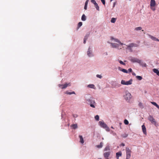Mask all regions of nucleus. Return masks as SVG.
Segmentation results:
<instances>
[{"label": "nucleus", "mask_w": 159, "mask_h": 159, "mask_svg": "<svg viewBox=\"0 0 159 159\" xmlns=\"http://www.w3.org/2000/svg\"><path fill=\"white\" fill-rule=\"evenodd\" d=\"M126 46V48H127L128 49L130 50L131 49V48L133 47H138L139 46V45L136 43H131L129 44V45H125Z\"/></svg>", "instance_id": "f257e3e1"}, {"label": "nucleus", "mask_w": 159, "mask_h": 159, "mask_svg": "<svg viewBox=\"0 0 159 159\" xmlns=\"http://www.w3.org/2000/svg\"><path fill=\"white\" fill-rule=\"evenodd\" d=\"M156 3L155 0H151L150 2L151 9L153 11H155L156 10L155 6Z\"/></svg>", "instance_id": "f03ea898"}, {"label": "nucleus", "mask_w": 159, "mask_h": 159, "mask_svg": "<svg viewBox=\"0 0 159 159\" xmlns=\"http://www.w3.org/2000/svg\"><path fill=\"white\" fill-rule=\"evenodd\" d=\"M125 151L126 154V159H129L131 157V151L128 148H126Z\"/></svg>", "instance_id": "7ed1b4c3"}, {"label": "nucleus", "mask_w": 159, "mask_h": 159, "mask_svg": "<svg viewBox=\"0 0 159 159\" xmlns=\"http://www.w3.org/2000/svg\"><path fill=\"white\" fill-rule=\"evenodd\" d=\"M129 60L133 63L137 62L139 64L141 62V60L138 59L137 58L130 57Z\"/></svg>", "instance_id": "20e7f679"}, {"label": "nucleus", "mask_w": 159, "mask_h": 159, "mask_svg": "<svg viewBox=\"0 0 159 159\" xmlns=\"http://www.w3.org/2000/svg\"><path fill=\"white\" fill-rule=\"evenodd\" d=\"M133 80L132 79H130L129 81L126 82L124 80L121 81V83L123 85H130L132 84Z\"/></svg>", "instance_id": "39448f33"}, {"label": "nucleus", "mask_w": 159, "mask_h": 159, "mask_svg": "<svg viewBox=\"0 0 159 159\" xmlns=\"http://www.w3.org/2000/svg\"><path fill=\"white\" fill-rule=\"evenodd\" d=\"M111 44L113 48H117L119 49L122 48V45H121L120 44H119L116 43H111Z\"/></svg>", "instance_id": "423d86ee"}, {"label": "nucleus", "mask_w": 159, "mask_h": 159, "mask_svg": "<svg viewBox=\"0 0 159 159\" xmlns=\"http://www.w3.org/2000/svg\"><path fill=\"white\" fill-rule=\"evenodd\" d=\"M148 119L151 122L152 124H154L156 126V121L152 116L150 115L148 118Z\"/></svg>", "instance_id": "0eeeda50"}, {"label": "nucleus", "mask_w": 159, "mask_h": 159, "mask_svg": "<svg viewBox=\"0 0 159 159\" xmlns=\"http://www.w3.org/2000/svg\"><path fill=\"white\" fill-rule=\"evenodd\" d=\"M131 94L129 92H127L125 95V98L127 100H129L131 98Z\"/></svg>", "instance_id": "6e6552de"}, {"label": "nucleus", "mask_w": 159, "mask_h": 159, "mask_svg": "<svg viewBox=\"0 0 159 159\" xmlns=\"http://www.w3.org/2000/svg\"><path fill=\"white\" fill-rule=\"evenodd\" d=\"M70 83L66 84H59V86L62 89H65L68 86H70Z\"/></svg>", "instance_id": "1a4fd4ad"}, {"label": "nucleus", "mask_w": 159, "mask_h": 159, "mask_svg": "<svg viewBox=\"0 0 159 159\" xmlns=\"http://www.w3.org/2000/svg\"><path fill=\"white\" fill-rule=\"evenodd\" d=\"M99 123L100 125V126L104 128L107 126V125L103 121H99Z\"/></svg>", "instance_id": "9d476101"}, {"label": "nucleus", "mask_w": 159, "mask_h": 159, "mask_svg": "<svg viewBox=\"0 0 159 159\" xmlns=\"http://www.w3.org/2000/svg\"><path fill=\"white\" fill-rule=\"evenodd\" d=\"M110 154V152H107L104 153L103 155L105 158H107Z\"/></svg>", "instance_id": "9b49d317"}, {"label": "nucleus", "mask_w": 159, "mask_h": 159, "mask_svg": "<svg viewBox=\"0 0 159 159\" xmlns=\"http://www.w3.org/2000/svg\"><path fill=\"white\" fill-rule=\"evenodd\" d=\"M118 69L119 70L123 72L124 73H128V71H127V70L124 69H122L120 67H118Z\"/></svg>", "instance_id": "f8f14e48"}, {"label": "nucleus", "mask_w": 159, "mask_h": 159, "mask_svg": "<svg viewBox=\"0 0 159 159\" xmlns=\"http://www.w3.org/2000/svg\"><path fill=\"white\" fill-rule=\"evenodd\" d=\"M142 129L143 133L145 135L147 134V132L146 130V128L144 125H143L142 126Z\"/></svg>", "instance_id": "ddd939ff"}, {"label": "nucleus", "mask_w": 159, "mask_h": 159, "mask_svg": "<svg viewBox=\"0 0 159 159\" xmlns=\"http://www.w3.org/2000/svg\"><path fill=\"white\" fill-rule=\"evenodd\" d=\"M149 37L152 40L159 42V39H158L156 38L155 37L150 35H149Z\"/></svg>", "instance_id": "4468645a"}, {"label": "nucleus", "mask_w": 159, "mask_h": 159, "mask_svg": "<svg viewBox=\"0 0 159 159\" xmlns=\"http://www.w3.org/2000/svg\"><path fill=\"white\" fill-rule=\"evenodd\" d=\"M122 156V152H117L116 153V157L117 159H119V158L120 157H121Z\"/></svg>", "instance_id": "2eb2a0df"}, {"label": "nucleus", "mask_w": 159, "mask_h": 159, "mask_svg": "<svg viewBox=\"0 0 159 159\" xmlns=\"http://www.w3.org/2000/svg\"><path fill=\"white\" fill-rule=\"evenodd\" d=\"M140 65L142 66V67H146L147 65L146 63L143 62L141 60V62L140 63H139Z\"/></svg>", "instance_id": "dca6fc26"}, {"label": "nucleus", "mask_w": 159, "mask_h": 159, "mask_svg": "<svg viewBox=\"0 0 159 159\" xmlns=\"http://www.w3.org/2000/svg\"><path fill=\"white\" fill-rule=\"evenodd\" d=\"M153 72L156 73L157 75L159 76V71L156 69H153Z\"/></svg>", "instance_id": "f3484780"}, {"label": "nucleus", "mask_w": 159, "mask_h": 159, "mask_svg": "<svg viewBox=\"0 0 159 159\" xmlns=\"http://www.w3.org/2000/svg\"><path fill=\"white\" fill-rule=\"evenodd\" d=\"M79 138L80 139V142L82 144L84 143V140L82 137V136L80 135L79 136Z\"/></svg>", "instance_id": "a211bd4d"}, {"label": "nucleus", "mask_w": 159, "mask_h": 159, "mask_svg": "<svg viewBox=\"0 0 159 159\" xmlns=\"http://www.w3.org/2000/svg\"><path fill=\"white\" fill-rule=\"evenodd\" d=\"M103 146V143L102 142H101L99 145L96 146V147L98 148H102Z\"/></svg>", "instance_id": "6ab92c4d"}, {"label": "nucleus", "mask_w": 159, "mask_h": 159, "mask_svg": "<svg viewBox=\"0 0 159 159\" xmlns=\"http://www.w3.org/2000/svg\"><path fill=\"white\" fill-rule=\"evenodd\" d=\"M90 48H89L88 51L87 52V55L89 57H91L93 56V55L91 52H90Z\"/></svg>", "instance_id": "aec40b11"}, {"label": "nucleus", "mask_w": 159, "mask_h": 159, "mask_svg": "<svg viewBox=\"0 0 159 159\" xmlns=\"http://www.w3.org/2000/svg\"><path fill=\"white\" fill-rule=\"evenodd\" d=\"M88 101L89 102L90 104H94L95 103L94 100H93V98L89 99V100H88Z\"/></svg>", "instance_id": "412c9836"}, {"label": "nucleus", "mask_w": 159, "mask_h": 159, "mask_svg": "<svg viewBox=\"0 0 159 159\" xmlns=\"http://www.w3.org/2000/svg\"><path fill=\"white\" fill-rule=\"evenodd\" d=\"M114 41L116 42H118V43H119V44H120L121 45H125V44H123V43H121L120 41H119V40L118 39H114Z\"/></svg>", "instance_id": "4be33fe9"}, {"label": "nucleus", "mask_w": 159, "mask_h": 159, "mask_svg": "<svg viewBox=\"0 0 159 159\" xmlns=\"http://www.w3.org/2000/svg\"><path fill=\"white\" fill-rule=\"evenodd\" d=\"M151 103L153 105L155 106L158 109H159V106L157 104L154 102H152Z\"/></svg>", "instance_id": "5701e85b"}, {"label": "nucleus", "mask_w": 159, "mask_h": 159, "mask_svg": "<svg viewBox=\"0 0 159 159\" xmlns=\"http://www.w3.org/2000/svg\"><path fill=\"white\" fill-rule=\"evenodd\" d=\"M86 16L84 14H83L82 16L81 20L83 21H85L86 20Z\"/></svg>", "instance_id": "b1692460"}, {"label": "nucleus", "mask_w": 159, "mask_h": 159, "mask_svg": "<svg viewBox=\"0 0 159 159\" xmlns=\"http://www.w3.org/2000/svg\"><path fill=\"white\" fill-rule=\"evenodd\" d=\"M71 126L74 129H75L77 128V124H72L71 125Z\"/></svg>", "instance_id": "393cba45"}, {"label": "nucleus", "mask_w": 159, "mask_h": 159, "mask_svg": "<svg viewBox=\"0 0 159 159\" xmlns=\"http://www.w3.org/2000/svg\"><path fill=\"white\" fill-rule=\"evenodd\" d=\"M110 150V147L109 146H107L104 149V151H109Z\"/></svg>", "instance_id": "a878e982"}, {"label": "nucleus", "mask_w": 159, "mask_h": 159, "mask_svg": "<svg viewBox=\"0 0 159 159\" xmlns=\"http://www.w3.org/2000/svg\"><path fill=\"white\" fill-rule=\"evenodd\" d=\"M88 87L94 89L95 86L93 84H90L88 85Z\"/></svg>", "instance_id": "bb28decb"}, {"label": "nucleus", "mask_w": 159, "mask_h": 159, "mask_svg": "<svg viewBox=\"0 0 159 159\" xmlns=\"http://www.w3.org/2000/svg\"><path fill=\"white\" fill-rule=\"evenodd\" d=\"M116 19L114 18H111V23H114L116 21Z\"/></svg>", "instance_id": "cd10ccee"}, {"label": "nucleus", "mask_w": 159, "mask_h": 159, "mask_svg": "<svg viewBox=\"0 0 159 159\" xmlns=\"http://www.w3.org/2000/svg\"><path fill=\"white\" fill-rule=\"evenodd\" d=\"M82 25V22H79L78 24V29Z\"/></svg>", "instance_id": "c85d7f7f"}, {"label": "nucleus", "mask_w": 159, "mask_h": 159, "mask_svg": "<svg viewBox=\"0 0 159 159\" xmlns=\"http://www.w3.org/2000/svg\"><path fill=\"white\" fill-rule=\"evenodd\" d=\"M136 77L139 80H141L142 79V77L140 76H136Z\"/></svg>", "instance_id": "c756f323"}, {"label": "nucleus", "mask_w": 159, "mask_h": 159, "mask_svg": "<svg viewBox=\"0 0 159 159\" xmlns=\"http://www.w3.org/2000/svg\"><path fill=\"white\" fill-rule=\"evenodd\" d=\"M139 107L141 108H143L144 107L143 104L141 102H139Z\"/></svg>", "instance_id": "7c9ffc66"}, {"label": "nucleus", "mask_w": 159, "mask_h": 159, "mask_svg": "<svg viewBox=\"0 0 159 159\" xmlns=\"http://www.w3.org/2000/svg\"><path fill=\"white\" fill-rule=\"evenodd\" d=\"M95 8H96V9L98 10H99V6H98L97 3L95 5Z\"/></svg>", "instance_id": "2f4dec72"}, {"label": "nucleus", "mask_w": 159, "mask_h": 159, "mask_svg": "<svg viewBox=\"0 0 159 159\" xmlns=\"http://www.w3.org/2000/svg\"><path fill=\"white\" fill-rule=\"evenodd\" d=\"M128 136V134H127L125 133L121 135V136L123 138H126Z\"/></svg>", "instance_id": "473e14b6"}, {"label": "nucleus", "mask_w": 159, "mask_h": 159, "mask_svg": "<svg viewBox=\"0 0 159 159\" xmlns=\"http://www.w3.org/2000/svg\"><path fill=\"white\" fill-rule=\"evenodd\" d=\"M142 27H139L135 28V30H142Z\"/></svg>", "instance_id": "72a5a7b5"}, {"label": "nucleus", "mask_w": 159, "mask_h": 159, "mask_svg": "<svg viewBox=\"0 0 159 159\" xmlns=\"http://www.w3.org/2000/svg\"><path fill=\"white\" fill-rule=\"evenodd\" d=\"M89 35H90L89 33L87 34L85 36V37H84V39L86 38V39H88V38L89 37Z\"/></svg>", "instance_id": "f704fd0d"}, {"label": "nucleus", "mask_w": 159, "mask_h": 159, "mask_svg": "<svg viewBox=\"0 0 159 159\" xmlns=\"http://www.w3.org/2000/svg\"><path fill=\"white\" fill-rule=\"evenodd\" d=\"M119 61L120 64H121L123 65H124V66L125 65V63H124V62H123L122 61L119 60Z\"/></svg>", "instance_id": "c9c22d12"}, {"label": "nucleus", "mask_w": 159, "mask_h": 159, "mask_svg": "<svg viewBox=\"0 0 159 159\" xmlns=\"http://www.w3.org/2000/svg\"><path fill=\"white\" fill-rule=\"evenodd\" d=\"M124 123L125 125H127L129 124V122L127 120L125 119L124 120Z\"/></svg>", "instance_id": "e433bc0d"}, {"label": "nucleus", "mask_w": 159, "mask_h": 159, "mask_svg": "<svg viewBox=\"0 0 159 159\" xmlns=\"http://www.w3.org/2000/svg\"><path fill=\"white\" fill-rule=\"evenodd\" d=\"M95 118L96 120L97 121L99 120V116L98 115H97L95 116Z\"/></svg>", "instance_id": "4c0bfd02"}, {"label": "nucleus", "mask_w": 159, "mask_h": 159, "mask_svg": "<svg viewBox=\"0 0 159 159\" xmlns=\"http://www.w3.org/2000/svg\"><path fill=\"white\" fill-rule=\"evenodd\" d=\"M104 129H105L107 131H110V129L107 126L106 127H105V128H104Z\"/></svg>", "instance_id": "58836bf2"}, {"label": "nucleus", "mask_w": 159, "mask_h": 159, "mask_svg": "<svg viewBox=\"0 0 159 159\" xmlns=\"http://www.w3.org/2000/svg\"><path fill=\"white\" fill-rule=\"evenodd\" d=\"M91 2L92 3H93L94 5L97 3L96 1L94 0H91Z\"/></svg>", "instance_id": "ea45409f"}, {"label": "nucleus", "mask_w": 159, "mask_h": 159, "mask_svg": "<svg viewBox=\"0 0 159 159\" xmlns=\"http://www.w3.org/2000/svg\"><path fill=\"white\" fill-rule=\"evenodd\" d=\"M96 76L97 77L99 78H100V79H101L102 78V75H96Z\"/></svg>", "instance_id": "a19ab883"}, {"label": "nucleus", "mask_w": 159, "mask_h": 159, "mask_svg": "<svg viewBox=\"0 0 159 159\" xmlns=\"http://www.w3.org/2000/svg\"><path fill=\"white\" fill-rule=\"evenodd\" d=\"M90 106L91 107H93V108H95V107L94 105L93 104H90Z\"/></svg>", "instance_id": "79ce46f5"}, {"label": "nucleus", "mask_w": 159, "mask_h": 159, "mask_svg": "<svg viewBox=\"0 0 159 159\" xmlns=\"http://www.w3.org/2000/svg\"><path fill=\"white\" fill-rule=\"evenodd\" d=\"M89 0H87L85 2V5H87V6L88 5V2H89Z\"/></svg>", "instance_id": "37998d69"}, {"label": "nucleus", "mask_w": 159, "mask_h": 159, "mask_svg": "<svg viewBox=\"0 0 159 159\" xmlns=\"http://www.w3.org/2000/svg\"><path fill=\"white\" fill-rule=\"evenodd\" d=\"M101 1L102 3L104 5L105 3V0H101Z\"/></svg>", "instance_id": "c03bdc74"}, {"label": "nucleus", "mask_w": 159, "mask_h": 159, "mask_svg": "<svg viewBox=\"0 0 159 159\" xmlns=\"http://www.w3.org/2000/svg\"><path fill=\"white\" fill-rule=\"evenodd\" d=\"M87 39H84V43L85 44L86 43V40Z\"/></svg>", "instance_id": "a18cd8bd"}, {"label": "nucleus", "mask_w": 159, "mask_h": 159, "mask_svg": "<svg viewBox=\"0 0 159 159\" xmlns=\"http://www.w3.org/2000/svg\"><path fill=\"white\" fill-rule=\"evenodd\" d=\"M129 72H131L132 71V69L131 68H129L128 69V70Z\"/></svg>", "instance_id": "49530a36"}, {"label": "nucleus", "mask_w": 159, "mask_h": 159, "mask_svg": "<svg viewBox=\"0 0 159 159\" xmlns=\"http://www.w3.org/2000/svg\"><path fill=\"white\" fill-rule=\"evenodd\" d=\"M87 5H84V9L85 10H86L87 9Z\"/></svg>", "instance_id": "de8ad7c7"}, {"label": "nucleus", "mask_w": 159, "mask_h": 159, "mask_svg": "<svg viewBox=\"0 0 159 159\" xmlns=\"http://www.w3.org/2000/svg\"><path fill=\"white\" fill-rule=\"evenodd\" d=\"M66 93L67 94H72V93L71 92H67Z\"/></svg>", "instance_id": "09e8293b"}, {"label": "nucleus", "mask_w": 159, "mask_h": 159, "mask_svg": "<svg viewBox=\"0 0 159 159\" xmlns=\"http://www.w3.org/2000/svg\"><path fill=\"white\" fill-rule=\"evenodd\" d=\"M120 145L122 146H125V145L124 143H122Z\"/></svg>", "instance_id": "8fccbe9b"}, {"label": "nucleus", "mask_w": 159, "mask_h": 159, "mask_svg": "<svg viewBox=\"0 0 159 159\" xmlns=\"http://www.w3.org/2000/svg\"><path fill=\"white\" fill-rule=\"evenodd\" d=\"M132 75L134 76L136 75V74L134 73H132Z\"/></svg>", "instance_id": "3c124183"}, {"label": "nucleus", "mask_w": 159, "mask_h": 159, "mask_svg": "<svg viewBox=\"0 0 159 159\" xmlns=\"http://www.w3.org/2000/svg\"><path fill=\"white\" fill-rule=\"evenodd\" d=\"M71 93H72V94H75V92H72Z\"/></svg>", "instance_id": "603ef678"}, {"label": "nucleus", "mask_w": 159, "mask_h": 159, "mask_svg": "<svg viewBox=\"0 0 159 159\" xmlns=\"http://www.w3.org/2000/svg\"><path fill=\"white\" fill-rule=\"evenodd\" d=\"M115 3H114V4H113V6L114 7H115Z\"/></svg>", "instance_id": "864d4df0"}, {"label": "nucleus", "mask_w": 159, "mask_h": 159, "mask_svg": "<svg viewBox=\"0 0 159 159\" xmlns=\"http://www.w3.org/2000/svg\"><path fill=\"white\" fill-rule=\"evenodd\" d=\"M111 128L112 129H114L113 127L112 126L111 127Z\"/></svg>", "instance_id": "5fc2aeb1"}, {"label": "nucleus", "mask_w": 159, "mask_h": 159, "mask_svg": "<svg viewBox=\"0 0 159 159\" xmlns=\"http://www.w3.org/2000/svg\"><path fill=\"white\" fill-rule=\"evenodd\" d=\"M102 140H103V139H104V138H102Z\"/></svg>", "instance_id": "6e6d98bb"}, {"label": "nucleus", "mask_w": 159, "mask_h": 159, "mask_svg": "<svg viewBox=\"0 0 159 159\" xmlns=\"http://www.w3.org/2000/svg\"><path fill=\"white\" fill-rule=\"evenodd\" d=\"M101 159V158H99V159Z\"/></svg>", "instance_id": "4d7b16f0"}, {"label": "nucleus", "mask_w": 159, "mask_h": 159, "mask_svg": "<svg viewBox=\"0 0 159 159\" xmlns=\"http://www.w3.org/2000/svg\"><path fill=\"white\" fill-rule=\"evenodd\" d=\"M107 159H108V158H107Z\"/></svg>", "instance_id": "13d9d810"}]
</instances>
